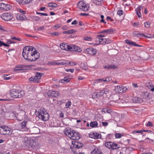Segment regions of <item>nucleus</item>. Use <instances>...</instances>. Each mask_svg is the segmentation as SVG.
I'll return each instance as SVG.
<instances>
[{
	"mask_svg": "<svg viewBox=\"0 0 154 154\" xmlns=\"http://www.w3.org/2000/svg\"><path fill=\"white\" fill-rule=\"evenodd\" d=\"M22 55L25 59L30 61H35L40 57V54L36 48L30 46H26L24 48Z\"/></svg>",
	"mask_w": 154,
	"mask_h": 154,
	"instance_id": "obj_1",
	"label": "nucleus"
},
{
	"mask_svg": "<svg viewBox=\"0 0 154 154\" xmlns=\"http://www.w3.org/2000/svg\"><path fill=\"white\" fill-rule=\"evenodd\" d=\"M37 114L40 116L39 118H41L43 121H46L49 119V115L46 110L43 108L42 107L38 109Z\"/></svg>",
	"mask_w": 154,
	"mask_h": 154,
	"instance_id": "obj_2",
	"label": "nucleus"
},
{
	"mask_svg": "<svg viewBox=\"0 0 154 154\" xmlns=\"http://www.w3.org/2000/svg\"><path fill=\"white\" fill-rule=\"evenodd\" d=\"M72 144L73 145V148H72V147H71V149L73 152L75 154H80V152L79 151H78V149L82 148L83 145L81 143L78 142V141H72Z\"/></svg>",
	"mask_w": 154,
	"mask_h": 154,
	"instance_id": "obj_3",
	"label": "nucleus"
},
{
	"mask_svg": "<svg viewBox=\"0 0 154 154\" xmlns=\"http://www.w3.org/2000/svg\"><path fill=\"white\" fill-rule=\"evenodd\" d=\"M10 94L14 98H21L24 96V93L23 91H19L14 89L11 90Z\"/></svg>",
	"mask_w": 154,
	"mask_h": 154,
	"instance_id": "obj_4",
	"label": "nucleus"
},
{
	"mask_svg": "<svg viewBox=\"0 0 154 154\" xmlns=\"http://www.w3.org/2000/svg\"><path fill=\"white\" fill-rule=\"evenodd\" d=\"M12 129L7 126L2 125L0 126V134L4 135H10L12 134Z\"/></svg>",
	"mask_w": 154,
	"mask_h": 154,
	"instance_id": "obj_5",
	"label": "nucleus"
},
{
	"mask_svg": "<svg viewBox=\"0 0 154 154\" xmlns=\"http://www.w3.org/2000/svg\"><path fill=\"white\" fill-rule=\"evenodd\" d=\"M23 144L26 148L29 149L34 148L35 146V143L33 140H27L23 142Z\"/></svg>",
	"mask_w": 154,
	"mask_h": 154,
	"instance_id": "obj_6",
	"label": "nucleus"
},
{
	"mask_svg": "<svg viewBox=\"0 0 154 154\" xmlns=\"http://www.w3.org/2000/svg\"><path fill=\"white\" fill-rule=\"evenodd\" d=\"M105 145L107 147L111 149H115L119 147L118 144L111 141L106 142Z\"/></svg>",
	"mask_w": 154,
	"mask_h": 154,
	"instance_id": "obj_7",
	"label": "nucleus"
},
{
	"mask_svg": "<svg viewBox=\"0 0 154 154\" xmlns=\"http://www.w3.org/2000/svg\"><path fill=\"white\" fill-rule=\"evenodd\" d=\"M42 74L39 72H36L35 74V75L32 76L29 79V80L31 83L32 82L39 83V81H37V79H40L42 77Z\"/></svg>",
	"mask_w": 154,
	"mask_h": 154,
	"instance_id": "obj_8",
	"label": "nucleus"
},
{
	"mask_svg": "<svg viewBox=\"0 0 154 154\" xmlns=\"http://www.w3.org/2000/svg\"><path fill=\"white\" fill-rule=\"evenodd\" d=\"M78 8L82 11H87L88 10L89 7H87V5L84 1H81L79 2L77 4Z\"/></svg>",
	"mask_w": 154,
	"mask_h": 154,
	"instance_id": "obj_9",
	"label": "nucleus"
},
{
	"mask_svg": "<svg viewBox=\"0 0 154 154\" xmlns=\"http://www.w3.org/2000/svg\"><path fill=\"white\" fill-rule=\"evenodd\" d=\"M1 17L3 20L8 21L12 19L13 16L10 13H6L2 14Z\"/></svg>",
	"mask_w": 154,
	"mask_h": 154,
	"instance_id": "obj_10",
	"label": "nucleus"
},
{
	"mask_svg": "<svg viewBox=\"0 0 154 154\" xmlns=\"http://www.w3.org/2000/svg\"><path fill=\"white\" fill-rule=\"evenodd\" d=\"M20 127L22 131H28L29 130V128L27 125V122L24 121L21 123L20 125Z\"/></svg>",
	"mask_w": 154,
	"mask_h": 154,
	"instance_id": "obj_11",
	"label": "nucleus"
},
{
	"mask_svg": "<svg viewBox=\"0 0 154 154\" xmlns=\"http://www.w3.org/2000/svg\"><path fill=\"white\" fill-rule=\"evenodd\" d=\"M72 137L71 139L75 140H78L81 137V135L78 132L74 130H72Z\"/></svg>",
	"mask_w": 154,
	"mask_h": 154,
	"instance_id": "obj_12",
	"label": "nucleus"
},
{
	"mask_svg": "<svg viewBox=\"0 0 154 154\" xmlns=\"http://www.w3.org/2000/svg\"><path fill=\"white\" fill-rule=\"evenodd\" d=\"M71 45L67 43H63L60 44V48L63 50L66 51H69Z\"/></svg>",
	"mask_w": 154,
	"mask_h": 154,
	"instance_id": "obj_13",
	"label": "nucleus"
},
{
	"mask_svg": "<svg viewBox=\"0 0 154 154\" xmlns=\"http://www.w3.org/2000/svg\"><path fill=\"white\" fill-rule=\"evenodd\" d=\"M69 51H77L79 52L81 51L82 50L77 45H71L70 48L69 49Z\"/></svg>",
	"mask_w": 154,
	"mask_h": 154,
	"instance_id": "obj_14",
	"label": "nucleus"
},
{
	"mask_svg": "<svg viewBox=\"0 0 154 154\" xmlns=\"http://www.w3.org/2000/svg\"><path fill=\"white\" fill-rule=\"evenodd\" d=\"M86 52L89 54L94 56L97 52V50L93 48H90L86 49Z\"/></svg>",
	"mask_w": 154,
	"mask_h": 154,
	"instance_id": "obj_15",
	"label": "nucleus"
},
{
	"mask_svg": "<svg viewBox=\"0 0 154 154\" xmlns=\"http://www.w3.org/2000/svg\"><path fill=\"white\" fill-rule=\"evenodd\" d=\"M127 89L126 87L122 88L120 86H117L115 87V91L117 93H121L124 92Z\"/></svg>",
	"mask_w": 154,
	"mask_h": 154,
	"instance_id": "obj_16",
	"label": "nucleus"
},
{
	"mask_svg": "<svg viewBox=\"0 0 154 154\" xmlns=\"http://www.w3.org/2000/svg\"><path fill=\"white\" fill-rule=\"evenodd\" d=\"M47 95L50 97H54L59 96V94L58 92L54 91H49L47 93Z\"/></svg>",
	"mask_w": 154,
	"mask_h": 154,
	"instance_id": "obj_17",
	"label": "nucleus"
},
{
	"mask_svg": "<svg viewBox=\"0 0 154 154\" xmlns=\"http://www.w3.org/2000/svg\"><path fill=\"white\" fill-rule=\"evenodd\" d=\"M89 136L90 137L97 139L100 138L101 135L96 132H94L91 133L89 134Z\"/></svg>",
	"mask_w": 154,
	"mask_h": 154,
	"instance_id": "obj_18",
	"label": "nucleus"
},
{
	"mask_svg": "<svg viewBox=\"0 0 154 154\" xmlns=\"http://www.w3.org/2000/svg\"><path fill=\"white\" fill-rule=\"evenodd\" d=\"M133 34L134 36L137 37L138 38H141L143 36L149 38H150L149 37H148L145 35L143 33H139L137 31H134L133 32Z\"/></svg>",
	"mask_w": 154,
	"mask_h": 154,
	"instance_id": "obj_19",
	"label": "nucleus"
},
{
	"mask_svg": "<svg viewBox=\"0 0 154 154\" xmlns=\"http://www.w3.org/2000/svg\"><path fill=\"white\" fill-rule=\"evenodd\" d=\"M25 114V112L24 111H22L19 113L17 116V120L19 121H21Z\"/></svg>",
	"mask_w": 154,
	"mask_h": 154,
	"instance_id": "obj_20",
	"label": "nucleus"
},
{
	"mask_svg": "<svg viewBox=\"0 0 154 154\" xmlns=\"http://www.w3.org/2000/svg\"><path fill=\"white\" fill-rule=\"evenodd\" d=\"M101 91L99 92H95L93 93L92 94V96L93 98H97L102 96Z\"/></svg>",
	"mask_w": 154,
	"mask_h": 154,
	"instance_id": "obj_21",
	"label": "nucleus"
},
{
	"mask_svg": "<svg viewBox=\"0 0 154 154\" xmlns=\"http://www.w3.org/2000/svg\"><path fill=\"white\" fill-rule=\"evenodd\" d=\"M72 130H71L70 129H67L66 128L65 130L64 131V133L69 138H71V137L72 136Z\"/></svg>",
	"mask_w": 154,
	"mask_h": 154,
	"instance_id": "obj_22",
	"label": "nucleus"
},
{
	"mask_svg": "<svg viewBox=\"0 0 154 154\" xmlns=\"http://www.w3.org/2000/svg\"><path fill=\"white\" fill-rule=\"evenodd\" d=\"M144 131L147 132L148 133H151V134H152V133L153 134V132L152 131L149 130H144L143 129L137 130V131L134 130L132 132V133L134 134H135V133H140L141 134H142L143 132H144Z\"/></svg>",
	"mask_w": 154,
	"mask_h": 154,
	"instance_id": "obj_23",
	"label": "nucleus"
},
{
	"mask_svg": "<svg viewBox=\"0 0 154 154\" xmlns=\"http://www.w3.org/2000/svg\"><path fill=\"white\" fill-rule=\"evenodd\" d=\"M16 1L18 2L19 4L24 5L29 4L31 2L32 0H16Z\"/></svg>",
	"mask_w": 154,
	"mask_h": 154,
	"instance_id": "obj_24",
	"label": "nucleus"
},
{
	"mask_svg": "<svg viewBox=\"0 0 154 154\" xmlns=\"http://www.w3.org/2000/svg\"><path fill=\"white\" fill-rule=\"evenodd\" d=\"M101 92L102 93V96L103 97H106L109 96L108 94L109 93V91L107 89H103L101 91Z\"/></svg>",
	"mask_w": 154,
	"mask_h": 154,
	"instance_id": "obj_25",
	"label": "nucleus"
},
{
	"mask_svg": "<svg viewBox=\"0 0 154 154\" xmlns=\"http://www.w3.org/2000/svg\"><path fill=\"white\" fill-rule=\"evenodd\" d=\"M91 154H102V152L100 149L96 148L91 152Z\"/></svg>",
	"mask_w": 154,
	"mask_h": 154,
	"instance_id": "obj_26",
	"label": "nucleus"
},
{
	"mask_svg": "<svg viewBox=\"0 0 154 154\" xmlns=\"http://www.w3.org/2000/svg\"><path fill=\"white\" fill-rule=\"evenodd\" d=\"M114 30L112 29H109L106 30H103L100 32L101 33H112Z\"/></svg>",
	"mask_w": 154,
	"mask_h": 154,
	"instance_id": "obj_27",
	"label": "nucleus"
},
{
	"mask_svg": "<svg viewBox=\"0 0 154 154\" xmlns=\"http://www.w3.org/2000/svg\"><path fill=\"white\" fill-rule=\"evenodd\" d=\"M70 79L69 78V77H65L63 79L60 80L59 82L63 83V84H66L70 81Z\"/></svg>",
	"mask_w": 154,
	"mask_h": 154,
	"instance_id": "obj_28",
	"label": "nucleus"
},
{
	"mask_svg": "<svg viewBox=\"0 0 154 154\" xmlns=\"http://www.w3.org/2000/svg\"><path fill=\"white\" fill-rule=\"evenodd\" d=\"M134 103H141L143 101V99L138 97H135L133 99Z\"/></svg>",
	"mask_w": 154,
	"mask_h": 154,
	"instance_id": "obj_29",
	"label": "nucleus"
},
{
	"mask_svg": "<svg viewBox=\"0 0 154 154\" xmlns=\"http://www.w3.org/2000/svg\"><path fill=\"white\" fill-rule=\"evenodd\" d=\"M110 97L111 99L112 98V100L114 101L115 102L118 100V99H119V97L117 94H114L112 95H110Z\"/></svg>",
	"mask_w": 154,
	"mask_h": 154,
	"instance_id": "obj_30",
	"label": "nucleus"
},
{
	"mask_svg": "<svg viewBox=\"0 0 154 154\" xmlns=\"http://www.w3.org/2000/svg\"><path fill=\"white\" fill-rule=\"evenodd\" d=\"M25 16L23 14H18L17 16V19L18 20L22 21L24 20Z\"/></svg>",
	"mask_w": 154,
	"mask_h": 154,
	"instance_id": "obj_31",
	"label": "nucleus"
},
{
	"mask_svg": "<svg viewBox=\"0 0 154 154\" xmlns=\"http://www.w3.org/2000/svg\"><path fill=\"white\" fill-rule=\"evenodd\" d=\"M89 125L92 128H96L97 126L98 123L96 121L94 122H91L90 123Z\"/></svg>",
	"mask_w": 154,
	"mask_h": 154,
	"instance_id": "obj_32",
	"label": "nucleus"
},
{
	"mask_svg": "<svg viewBox=\"0 0 154 154\" xmlns=\"http://www.w3.org/2000/svg\"><path fill=\"white\" fill-rule=\"evenodd\" d=\"M31 65H20V68L21 70H27L29 68L31 67Z\"/></svg>",
	"mask_w": 154,
	"mask_h": 154,
	"instance_id": "obj_33",
	"label": "nucleus"
},
{
	"mask_svg": "<svg viewBox=\"0 0 154 154\" xmlns=\"http://www.w3.org/2000/svg\"><path fill=\"white\" fill-rule=\"evenodd\" d=\"M32 130L33 131V134H36L38 133L39 131V129L36 127H34L32 129Z\"/></svg>",
	"mask_w": 154,
	"mask_h": 154,
	"instance_id": "obj_34",
	"label": "nucleus"
},
{
	"mask_svg": "<svg viewBox=\"0 0 154 154\" xmlns=\"http://www.w3.org/2000/svg\"><path fill=\"white\" fill-rule=\"evenodd\" d=\"M75 31L74 29H71L67 31H65L63 32V34H71L75 33Z\"/></svg>",
	"mask_w": 154,
	"mask_h": 154,
	"instance_id": "obj_35",
	"label": "nucleus"
},
{
	"mask_svg": "<svg viewBox=\"0 0 154 154\" xmlns=\"http://www.w3.org/2000/svg\"><path fill=\"white\" fill-rule=\"evenodd\" d=\"M5 11H9L12 8V7L9 4H5Z\"/></svg>",
	"mask_w": 154,
	"mask_h": 154,
	"instance_id": "obj_36",
	"label": "nucleus"
},
{
	"mask_svg": "<svg viewBox=\"0 0 154 154\" xmlns=\"http://www.w3.org/2000/svg\"><path fill=\"white\" fill-rule=\"evenodd\" d=\"M125 42L127 44L130 45H132V46H134V45L135 43L133 42L132 41H130L128 39L126 40H125Z\"/></svg>",
	"mask_w": 154,
	"mask_h": 154,
	"instance_id": "obj_37",
	"label": "nucleus"
},
{
	"mask_svg": "<svg viewBox=\"0 0 154 154\" xmlns=\"http://www.w3.org/2000/svg\"><path fill=\"white\" fill-rule=\"evenodd\" d=\"M61 33L59 32H54L50 33V34L52 36H58L61 35Z\"/></svg>",
	"mask_w": 154,
	"mask_h": 154,
	"instance_id": "obj_38",
	"label": "nucleus"
},
{
	"mask_svg": "<svg viewBox=\"0 0 154 154\" xmlns=\"http://www.w3.org/2000/svg\"><path fill=\"white\" fill-rule=\"evenodd\" d=\"M146 85L149 88L154 87V85H152V83L151 82H148L146 83Z\"/></svg>",
	"mask_w": 154,
	"mask_h": 154,
	"instance_id": "obj_39",
	"label": "nucleus"
},
{
	"mask_svg": "<svg viewBox=\"0 0 154 154\" xmlns=\"http://www.w3.org/2000/svg\"><path fill=\"white\" fill-rule=\"evenodd\" d=\"M108 66H109V69H115L116 68H117V66L114 64H113L112 65H108Z\"/></svg>",
	"mask_w": 154,
	"mask_h": 154,
	"instance_id": "obj_40",
	"label": "nucleus"
},
{
	"mask_svg": "<svg viewBox=\"0 0 154 154\" xmlns=\"http://www.w3.org/2000/svg\"><path fill=\"white\" fill-rule=\"evenodd\" d=\"M5 4L1 3L0 4V9L1 10L5 11Z\"/></svg>",
	"mask_w": 154,
	"mask_h": 154,
	"instance_id": "obj_41",
	"label": "nucleus"
},
{
	"mask_svg": "<svg viewBox=\"0 0 154 154\" xmlns=\"http://www.w3.org/2000/svg\"><path fill=\"white\" fill-rule=\"evenodd\" d=\"M149 94L148 93L146 92L144 94V96L143 97V98L145 99L146 100H149Z\"/></svg>",
	"mask_w": 154,
	"mask_h": 154,
	"instance_id": "obj_42",
	"label": "nucleus"
},
{
	"mask_svg": "<svg viewBox=\"0 0 154 154\" xmlns=\"http://www.w3.org/2000/svg\"><path fill=\"white\" fill-rule=\"evenodd\" d=\"M99 39V43L97 44V45H98L100 44H103V43L105 42V41H106V39L104 38H98Z\"/></svg>",
	"mask_w": 154,
	"mask_h": 154,
	"instance_id": "obj_43",
	"label": "nucleus"
},
{
	"mask_svg": "<svg viewBox=\"0 0 154 154\" xmlns=\"http://www.w3.org/2000/svg\"><path fill=\"white\" fill-rule=\"evenodd\" d=\"M80 66L81 67L85 70H86L87 69L86 65H85L84 63H81Z\"/></svg>",
	"mask_w": 154,
	"mask_h": 154,
	"instance_id": "obj_44",
	"label": "nucleus"
},
{
	"mask_svg": "<svg viewBox=\"0 0 154 154\" xmlns=\"http://www.w3.org/2000/svg\"><path fill=\"white\" fill-rule=\"evenodd\" d=\"M123 136L122 134L116 133L115 134V137L116 138H120Z\"/></svg>",
	"mask_w": 154,
	"mask_h": 154,
	"instance_id": "obj_45",
	"label": "nucleus"
},
{
	"mask_svg": "<svg viewBox=\"0 0 154 154\" xmlns=\"http://www.w3.org/2000/svg\"><path fill=\"white\" fill-rule=\"evenodd\" d=\"M67 64V63H64V62H57L56 63V65H66Z\"/></svg>",
	"mask_w": 154,
	"mask_h": 154,
	"instance_id": "obj_46",
	"label": "nucleus"
},
{
	"mask_svg": "<svg viewBox=\"0 0 154 154\" xmlns=\"http://www.w3.org/2000/svg\"><path fill=\"white\" fill-rule=\"evenodd\" d=\"M143 7L142 6L140 5L136 9L135 11L136 12H140L141 8H143Z\"/></svg>",
	"mask_w": 154,
	"mask_h": 154,
	"instance_id": "obj_47",
	"label": "nucleus"
},
{
	"mask_svg": "<svg viewBox=\"0 0 154 154\" xmlns=\"http://www.w3.org/2000/svg\"><path fill=\"white\" fill-rule=\"evenodd\" d=\"M57 5V4L52 3H49L48 4V6L51 7L55 8Z\"/></svg>",
	"mask_w": 154,
	"mask_h": 154,
	"instance_id": "obj_48",
	"label": "nucleus"
},
{
	"mask_svg": "<svg viewBox=\"0 0 154 154\" xmlns=\"http://www.w3.org/2000/svg\"><path fill=\"white\" fill-rule=\"evenodd\" d=\"M116 103V102L113 101V100H112L109 102L108 103V105L109 106H113L115 104V103Z\"/></svg>",
	"mask_w": 154,
	"mask_h": 154,
	"instance_id": "obj_49",
	"label": "nucleus"
},
{
	"mask_svg": "<svg viewBox=\"0 0 154 154\" xmlns=\"http://www.w3.org/2000/svg\"><path fill=\"white\" fill-rule=\"evenodd\" d=\"M9 76V75L5 74L3 75V77L4 78V79L5 80H9L11 78Z\"/></svg>",
	"mask_w": 154,
	"mask_h": 154,
	"instance_id": "obj_50",
	"label": "nucleus"
},
{
	"mask_svg": "<svg viewBox=\"0 0 154 154\" xmlns=\"http://www.w3.org/2000/svg\"><path fill=\"white\" fill-rule=\"evenodd\" d=\"M112 42V41L108 39H106V41H105V42H103V44H108L109 43H111Z\"/></svg>",
	"mask_w": 154,
	"mask_h": 154,
	"instance_id": "obj_51",
	"label": "nucleus"
},
{
	"mask_svg": "<svg viewBox=\"0 0 154 154\" xmlns=\"http://www.w3.org/2000/svg\"><path fill=\"white\" fill-rule=\"evenodd\" d=\"M71 101L69 100L68 101L67 103H66V106L67 108H68L70 106H71Z\"/></svg>",
	"mask_w": 154,
	"mask_h": 154,
	"instance_id": "obj_52",
	"label": "nucleus"
},
{
	"mask_svg": "<svg viewBox=\"0 0 154 154\" xmlns=\"http://www.w3.org/2000/svg\"><path fill=\"white\" fill-rule=\"evenodd\" d=\"M117 13L118 15L121 16V15H123L124 13H123V11L122 10H119L117 11Z\"/></svg>",
	"mask_w": 154,
	"mask_h": 154,
	"instance_id": "obj_53",
	"label": "nucleus"
},
{
	"mask_svg": "<svg viewBox=\"0 0 154 154\" xmlns=\"http://www.w3.org/2000/svg\"><path fill=\"white\" fill-rule=\"evenodd\" d=\"M33 19L34 20H35L37 21H39L40 19V18L39 17L37 16L33 17Z\"/></svg>",
	"mask_w": 154,
	"mask_h": 154,
	"instance_id": "obj_54",
	"label": "nucleus"
},
{
	"mask_svg": "<svg viewBox=\"0 0 154 154\" xmlns=\"http://www.w3.org/2000/svg\"><path fill=\"white\" fill-rule=\"evenodd\" d=\"M144 24L145 27L148 28L150 26V23L149 22H146L144 23Z\"/></svg>",
	"mask_w": 154,
	"mask_h": 154,
	"instance_id": "obj_55",
	"label": "nucleus"
},
{
	"mask_svg": "<svg viewBox=\"0 0 154 154\" xmlns=\"http://www.w3.org/2000/svg\"><path fill=\"white\" fill-rule=\"evenodd\" d=\"M4 109L2 107L0 108V115H3L4 113Z\"/></svg>",
	"mask_w": 154,
	"mask_h": 154,
	"instance_id": "obj_56",
	"label": "nucleus"
},
{
	"mask_svg": "<svg viewBox=\"0 0 154 154\" xmlns=\"http://www.w3.org/2000/svg\"><path fill=\"white\" fill-rule=\"evenodd\" d=\"M84 39L85 41H90L91 40V38L90 37H86L84 38Z\"/></svg>",
	"mask_w": 154,
	"mask_h": 154,
	"instance_id": "obj_57",
	"label": "nucleus"
},
{
	"mask_svg": "<svg viewBox=\"0 0 154 154\" xmlns=\"http://www.w3.org/2000/svg\"><path fill=\"white\" fill-rule=\"evenodd\" d=\"M76 63L75 62L70 61L68 65H70L71 66H75L76 65Z\"/></svg>",
	"mask_w": 154,
	"mask_h": 154,
	"instance_id": "obj_58",
	"label": "nucleus"
},
{
	"mask_svg": "<svg viewBox=\"0 0 154 154\" xmlns=\"http://www.w3.org/2000/svg\"><path fill=\"white\" fill-rule=\"evenodd\" d=\"M84 124L86 126V127H88L89 126V124L88 122H87L85 120L83 121Z\"/></svg>",
	"mask_w": 154,
	"mask_h": 154,
	"instance_id": "obj_59",
	"label": "nucleus"
},
{
	"mask_svg": "<svg viewBox=\"0 0 154 154\" xmlns=\"http://www.w3.org/2000/svg\"><path fill=\"white\" fill-rule=\"evenodd\" d=\"M12 40H16L19 41H21V39L20 38H16L15 37H13L12 38Z\"/></svg>",
	"mask_w": 154,
	"mask_h": 154,
	"instance_id": "obj_60",
	"label": "nucleus"
},
{
	"mask_svg": "<svg viewBox=\"0 0 154 154\" xmlns=\"http://www.w3.org/2000/svg\"><path fill=\"white\" fill-rule=\"evenodd\" d=\"M74 70V69H65V71H66L67 72H68L69 71H70L72 73L73 72Z\"/></svg>",
	"mask_w": 154,
	"mask_h": 154,
	"instance_id": "obj_61",
	"label": "nucleus"
},
{
	"mask_svg": "<svg viewBox=\"0 0 154 154\" xmlns=\"http://www.w3.org/2000/svg\"><path fill=\"white\" fill-rule=\"evenodd\" d=\"M20 65L19 66H17L14 68L15 70H21V68H20Z\"/></svg>",
	"mask_w": 154,
	"mask_h": 154,
	"instance_id": "obj_62",
	"label": "nucleus"
},
{
	"mask_svg": "<svg viewBox=\"0 0 154 154\" xmlns=\"http://www.w3.org/2000/svg\"><path fill=\"white\" fill-rule=\"evenodd\" d=\"M44 29V27L43 26L39 27H38L37 30L38 31H41L43 30Z\"/></svg>",
	"mask_w": 154,
	"mask_h": 154,
	"instance_id": "obj_63",
	"label": "nucleus"
},
{
	"mask_svg": "<svg viewBox=\"0 0 154 154\" xmlns=\"http://www.w3.org/2000/svg\"><path fill=\"white\" fill-rule=\"evenodd\" d=\"M152 125V123L150 122H149L146 125V126H151Z\"/></svg>",
	"mask_w": 154,
	"mask_h": 154,
	"instance_id": "obj_64",
	"label": "nucleus"
}]
</instances>
